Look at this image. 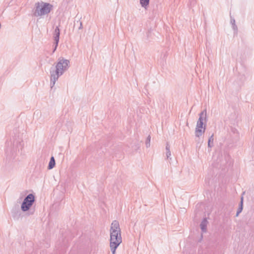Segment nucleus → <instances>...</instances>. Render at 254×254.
Returning a JSON list of instances; mask_svg holds the SVG:
<instances>
[{
  "label": "nucleus",
  "instance_id": "f8f14e48",
  "mask_svg": "<svg viewBox=\"0 0 254 254\" xmlns=\"http://www.w3.org/2000/svg\"><path fill=\"white\" fill-rule=\"evenodd\" d=\"M20 216V211H17L16 212H13L12 214V216L14 219H18Z\"/></svg>",
  "mask_w": 254,
  "mask_h": 254
},
{
  "label": "nucleus",
  "instance_id": "aec40b11",
  "mask_svg": "<svg viewBox=\"0 0 254 254\" xmlns=\"http://www.w3.org/2000/svg\"><path fill=\"white\" fill-rule=\"evenodd\" d=\"M166 151H170V145H169L168 143H167V145L166 146Z\"/></svg>",
  "mask_w": 254,
  "mask_h": 254
},
{
  "label": "nucleus",
  "instance_id": "f03ea898",
  "mask_svg": "<svg viewBox=\"0 0 254 254\" xmlns=\"http://www.w3.org/2000/svg\"><path fill=\"white\" fill-rule=\"evenodd\" d=\"M70 62L68 60L61 57L59 58L58 63L56 64L55 68L52 67L50 70L51 79L50 85L52 88L59 77L68 70L69 67Z\"/></svg>",
  "mask_w": 254,
  "mask_h": 254
},
{
  "label": "nucleus",
  "instance_id": "dca6fc26",
  "mask_svg": "<svg viewBox=\"0 0 254 254\" xmlns=\"http://www.w3.org/2000/svg\"><path fill=\"white\" fill-rule=\"evenodd\" d=\"M230 22L231 23V24H235V20L234 18H233L231 16V20H230Z\"/></svg>",
  "mask_w": 254,
  "mask_h": 254
},
{
  "label": "nucleus",
  "instance_id": "20e7f679",
  "mask_svg": "<svg viewBox=\"0 0 254 254\" xmlns=\"http://www.w3.org/2000/svg\"><path fill=\"white\" fill-rule=\"evenodd\" d=\"M53 5L50 3L44 2L42 1L36 2L35 9L33 11V15L38 17L48 14L53 9Z\"/></svg>",
  "mask_w": 254,
  "mask_h": 254
},
{
  "label": "nucleus",
  "instance_id": "39448f33",
  "mask_svg": "<svg viewBox=\"0 0 254 254\" xmlns=\"http://www.w3.org/2000/svg\"><path fill=\"white\" fill-rule=\"evenodd\" d=\"M199 119L196 123V126L195 129V135L197 137H199L204 133L206 129V125L203 126V121L206 120V110L202 111L199 115Z\"/></svg>",
  "mask_w": 254,
  "mask_h": 254
},
{
  "label": "nucleus",
  "instance_id": "2eb2a0df",
  "mask_svg": "<svg viewBox=\"0 0 254 254\" xmlns=\"http://www.w3.org/2000/svg\"><path fill=\"white\" fill-rule=\"evenodd\" d=\"M171 155V153L170 151H166V157L167 159H168L170 156Z\"/></svg>",
  "mask_w": 254,
  "mask_h": 254
},
{
  "label": "nucleus",
  "instance_id": "412c9836",
  "mask_svg": "<svg viewBox=\"0 0 254 254\" xmlns=\"http://www.w3.org/2000/svg\"><path fill=\"white\" fill-rule=\"evenodd\" d=\"M232 28L234 30H237V26L235 24H232Z\"/></svg>",
  "mask_w": 254,
  "mask_h": 254
},
{
  "label": "nucleus",
  "instance_id": "a211bd4d",
  "mask_svg": "<svg viewBox=\"0 0 254 254\" xmlns=\"http://www.w3.org/2000/svg\"><path fill=\"white\" fill-rule=\"evenodd\" d=\"M79 23V29H82V22L81 21H80L79 20V21H77V23Z\"/></svg>",
  "mask_w": 254,
  "mask_h": 254
},
{
  "label": "nucleus",
  "instance_id": "9d476101",
  "mask_svg": "<svg viewBox=\"0 0 254 254\" xmlns=\"http://www.w3.org/2000/svg\"><path fill=\"white\" fill-rule=\"evenodd\" d=\"M149 1L150 0H139L140 4L145 9L147 8L149 4Z\"/></svg>",
  "mask_w": 254,
  "mask_h": 254
},
{
  "label": "nucleus",
  "instance_id": "6ab92c4d",
  "mask_svg": "<svg viewBox=\"0 0 254 254\" xmlns=\"http://www.w3.org/2000/svg\"><path fill=\"white\" fill-rule=\"evenodd\" d=\"M167 53H166H166H162V54H161V57H162V58H163V59H165V58H166V57H167Z\"/></svg>",
  "mask_w": 254,
  "mask_h": 254
},
{
  "label": "nucleus",
  "instance_id": "f3484780",
  "mask_svg": "<svg viewBox=\"0 0 254 254\" xmlns=\"http://www.w3.org/2000/svg\"><path fill=\"white\" fill-rule=\"evenodd\" d=\"M239 206H241L242 207H243V196H242L241 198V201H240Z\"/></svg>",
  "mask_w": 254,
  "mask_h": 254
},
{
  "label": "nucleus",
  "instance_id": "4468645a",
  "mask_svg": "<svg viewBox=\"0 0 254 254\" xmlns=\"http://www.w3.org/2000/svg\"><path fill=\"white\" fill-rule=\"evenodd\" d=\"M243 207H242L241 206H239V208H238V209L237 210V213H236V217H238L239 216V214L243 210Z\"/></svg>",
  "mask_w": 254,
  "mask_h": 254
},
{
  "label": "nucleus",
  "instance_id": "423d86ee",
  "mask_svg": "<svg viewBox=\"0 0 254 254\" xmlns=\"http://www.w3.org/2000/svg\"><path fill=\"white\" fill-rule=\"evenodd\" d=\"M35 201V196L32 193L28 194L24 199L21 205V209L22 211H28L32 206Z\"/></svg>",
  "mask_w": 254,
  "mask_h": 254
},
{
  "label": "nucleus",
  "instance_id": "1a4fd4ad",
  "mask_svg": "<svg viewBox=\"0 0 254 254\" xmlns=\"http://www.w3.org/2000/svg\"><path fill=\"white\" fill-rule=\"evenodd\" d=\"M56 165L55 160L53 156L51 157L49 165H48V169L50 170L53 169Z\"/></svg>",
  "mask_w": 254,
  "mask_h": 254
},
{
  "label": "nucleus",
  "instance_id": "ddd939ff",
  "mask_svg": "<svg viewBox=\"0 0 254 254\" xmlns=\"http://www.w3.org/2000/svg\"><path fill=\"white\" fill-rule=\"evenodd\" d=\"M150 139H151V137L150 135H149L146 138V142H145V145H146V146L147 148L150 147Z\"/></svg>",
  "mask_w": 254,
  "mask_h": 254
},
{
  "label": "nucleus",
  "instance_id": "0eeeda50",
  "mask_svg": "<svg viewBox=\"0 0 254 254\" xmlns=\"http://www.w3.org/2000/svg\"><path fill=\"white\" fill-rule=\"evenodd\" d=\"M60 35V30L58 26H57L55 29L54 32L53 33V39L54 40V48L53 49V53L55 52L56 50L57 47L58 46V43L59 42V38Z\"/></svg>",
  "mask_w": 254,
  "mask_h": 254
},
{
  "label": "nucleus",
  "instance_id": "7ed1b4c3",
  "mask_svg": "<svg viewBox=\"0 0 254 254\" xmlns=\"http://www.w3.org/2000/svg\"><path fill=\"white\" fill-rule=\"evenodd\" d=\"M110 246L112 254H115L116 250L122 242L121 231L119 223L114 220L112 222L110 230Z\"/></svg>",
  "mask_w": 254,
  "mask_h": 254
},
{
  "label": "nucleus",
  "instance_id": "f257e3e1",
  "mask_svg": "<svg viewBox=\"0 0 254 254\" xmlns=\"http://www.w3.org/2000/svg\"><path fill=\"white\" fill-rule=\"evenodd\" d=\"M7 147L5 151L7 160L5 169L8 172L17 170L19 167V160L15 157L17 152L23 148V141L21 138L14 136L7 142Z\"/></svg>",
  "mask_w": 254,
  "mask_h": 254
},
{
  "label": "nucleus",
  "instance_id": "9b49d317",
  "mask_svg": "<svg viewBox=\"0 0 254 254\" xmlns=\"http://www.w3.org/2000/svg\"><path fill=\"white\" fill-rule=\"evenodd\" d=\"M214 134L212 133L211 136L209 137L208 140V147L211 148L213 146V141H214Z\"/></svg>",
  "mask_w": 254,
  "mask_h": 254
},
{
  "label": "nucleus",
  "instance_id": "6e6552de",
  "mask_svg": "<svg viewBox=\"0 0 254 254\" xmlns=\"http://www.w3.org/2000/svg\"><path fill=\"white\" fill-rule=\"evenodd\" d=\"M208 222L206 218H204L202 221H201L200 227L201 229V231L205 233L207 231V225Z\"/></svg>",
  "mask_w": 254,
  "mask_h": 254
}]
</instances>
